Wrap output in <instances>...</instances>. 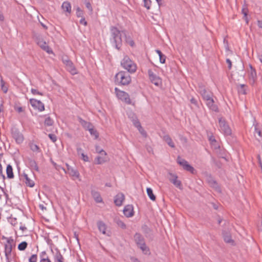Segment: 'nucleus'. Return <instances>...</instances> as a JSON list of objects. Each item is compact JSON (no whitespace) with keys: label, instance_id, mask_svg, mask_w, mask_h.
I'll list each match as a JSON object with an SVG mask.
<instances>
[{"label":"nucleus","instance_id":"nucleus-54","mask_svg":"<svg viewBox=\"0 0 262 262\" xmlns=\"http://www.w3.org/2000/svg\"><path fill=\"white\" fill-rule=\"evenodd\" d=\"M31 93L33 94V95H41V96H42L43 95V94L40 92H39L36 89H32L31 90Z\"/></svg>","mask_w":262,"mask_h":262},{"label":"nucleus","instance_id":"nucleus-15","mask_svg":"<svg viewBox=\"0 0 262 262\" xmlns=\"http://www.w3.org/2000/svg\"><path fill=\"white\" fill-rule=\"evenodd\" d=\"M66 165L67 166V170L65 169V171H64L66 173H68L72 177H75L76 178H79V173L76 168L70 166L68 163H66Z\"/></svg>","mask_w":262,"mask_h":262},{"label":"nucleus","instance_id":"nucleus-28","mask_svg":"<svg viewBox=\"0 0 262 262\" xmlns=\"http://www.w3.org/2000/svg\"><path fill=\"white\" fill-rule=\"evenodd\" d=\"M6 173L8 179H12L14 178L13 168L11 165L8 164L6 168Z\"/></svg>","mask_w":262,"mask_h":262},{"label":"nucleus","instance_id":"nucleus-8","mask_svg":"<svg viewBox=\"0 0 262 262\" xmlns=\"http://www.w3.org/2000/svg\"><path fill=\"white\" fill-rule=\"evenodd\" d=\"M115 91L119 99L124 101L128 104H131V100L129 98V96L127 93L119 90L117 88L115 89Z\"/></svg>","mask_w":262,"mask_h":262},{"label":"nucleus","instance_id":"nucleus-9","mask_svg":"<svg viewBox=\"0 0 262 262\" xmlns=\"http://www.w3.org/2000/svg\"><path fill=\"white\" fill-rule=\"evenodd\" d=\"M198 91L205 101L212 98L213 93L209 90L206 89L204 86L200 85Z\"/></svg>","mask_w":262,"mask_h":262},{"label":"nucleus","instance_id":"nucleus-1","mask_svg":"<svg viewBox=\"0 0 262 262\" xmlns=\"http://www.w3.org/2000/svg\"><path fill=\"white\" fill-rule=\"evenodd\" d=\"M110 41L118 50L120 49L122 45L121 32L124 33L125 36L126 42L132 47L135 46L134 41L129 36L127 37L124 31L121 32L117 27L112 26L110 28Z\"/></svg>","mask_w":262,"mask_h":262},{"label":"nucleus","instance_id":"nucleus-6","mask_svg":"<svg viewBox=\"0 0 262 262\" xmlns=\"http://www.w3.org/2000/svg\"><path fill=\"white\" fill-rule=\"evenodd\" d=\"M204 177L206 181L211 187L215 189L217 192H221L220 186L210 173L205 172L204 173Z\"/></svg>","mask_w":262,"mask_h":262},{"label":"nucleus","instance_id":"nucleus-35","mask_svg":"<svg viewBox=\"0 0 262 262\" xmlns=\"http://www.w3.org/2000/svg\"><path fill=\"white\" fill-rule=\"evenodd\" d=\"M4 252L7 262H11L12 260V250H5Z\"/></svg>","mask_w":262,"mask_h":262},{"label":"nucleus","instance_id":"nucleus-62","mask_svg":"<svg viewBox=\"0 0 262 262\" xmlns=\"http://www.w3.org/2000/svg\"><path fill=\"white\" fill-rule=\"evenodd\" d=\"M226 62L228 64V67L229 69H230L231 68V67H232V62H231V61L229 59H226Z\"/></svg>","mask_w":262,"mask_h":262},{"label":"nucleus","instance_id":"nucleus-56","mask_svg":"<svg viewBox=\"0 0 262 262\" xmlns=\"http://www.w3.org/2000/svg\"><path fill=\"white\" fill-rule=\"evenodd\" d=\"M190 102L194 104L195 106H198V101H197V100L196 99H195L194 98H192L191 99H190Z\"/></svg>","mask_w":262,"mask_h":262},{"label":"nucleus","instance_id":"nucleus-44","mask_svg":"<svg viewBox=\"0 0 262 262\" xmlns=\"http://www.w3.org/2000/svg\"><path fill=\"white\" fill-rule=\"evenodd\" d=\"M212 161L213 164L219 168H221L222 166V163L219 161L212 158Z\"/></svg>","mask_w":262,"mask_h":262},{"label":"nucleus","instance_id":"nucleus-3","mask_svg":"<svg viewBox=\"0 0 262 262\" xmlns=\"http://www.w3.org/2000/svg\"><path fill=\"white\" fill-rule=\"evenodd\" d=\"M121 64L129 73H133L136 71V64L127 56L124 57L121 62Z\"/></svg>","mask_w":262,"mask_h":262},{"label":"nucleus","instance_id":"nucleus-64","mask_svg":"<svg viewBox=\"0 0 262 262\" xmlns=\"http://www.w3.org/2000/svg\"><path fill=\"white\" fill-rule=\"evenodd\" d=\"M77 152L78 155H81V152H83V150L81 147H77Z\"/></svg>","mask_w":262,"mask_h":262},{"label":"nucleus","instance_id":"nucleus-29","mask_svg":"<svg viewBox=\"0 0 262 262\" xmlns=\"http://www.w3.org/2000/svg\"><path fill=\"white\" fill-rule=\"evenodd\" d=\"M128 118H130L131 121L133 122L134 125L136 126L137 125L136 122H140L138 120L136 115L133 112H129L128 113Z\"/></svg>","mask_w":262,"mask_h":262},{"label":"nucleus","instance_id":"nucleus-60","mask_svg":"<svg viewBox=\"0 0 262 262\" xmlns=\"http://www.w3.org/2000/svg\"><path fill=\"white\" fill-rule=\"evenodd\" d=\"M46 256H48L47 255V253L45 251L41 252L40 255V259H41L42 258H46Z\"/></svg>","mask_w":262,"mask_h":262},{"label":"nucleus","instance_id":"nucleus-57","mask_svg":"<svg viewBox=\"0 0 262 262\" xmlns=\"http://www.w3.org/2000/svg\"><path fill=\"white\" fill-rule=\"evenodd\" d=\"M40 262H51V260L49 258V256H46V258L40 259Z\"/></svg>","mask_w":262,"mask_h":262},{"label":"nucleus","instance_id":"nucleus-11","mask_svg":"<svg viewBox=\"0 0 262 262\" xmlns=\"http://www.w3.org/2000/svg\"><path fill=\"white\" fill-rule=\"evenodd\" d=\"M30 103L34 109L38 110L40 112L45 110L44 104L40 100L32 98L30 99Z\"/></svg>","mask_w":262,"mask_h":262},{"label":"nucleus","instance_id":"nucleus-58","mask_svg":"<svg viewBox=\"0 0 262 262\" xmlns=\"http://www.w3.org/2000/svg\"><path fill=\"white\" fill-rule=\"evenodd\" d=\"M80 23L85 26L87 25V21L85 20V18L83 17V16L81 17V19L80 20Z\"/></svg>","mask_w":262,"mask_h":262},{"label":"nucleus","instance_id":"nucleus-14","mask_svg":"<svg viewBox=\"0 0 262 262\" xmlns=\"http://www.w3.org/2000/svg\"><path fill=\"white\" fill-rule=\"evenodd\" d=\"M11 134L13 138L15 139L17 143H21L24 140V137L17 129L12 128L11 130Z\"/></svg>","mask_w":262,"mask_h":262},{"label":"nucleus","instance_id":"nucleus-7","mask_svg":"<svg viewBox=\"0 0 262 262\" xmlns=\"http://www.w3.org/2000/svg\"><path fill=\"white\" fill-rule=\"evenodd\" d=\"M177 162L182 166L183 169L185 170L190 172L192 174H195L196 173V170L191 166L187 161L181 158L180 156L177 158Z\"/></svg>","mask_w":262,"mask_h":262},{"label":"nucleus","instance_id":"nucleus-49","mask_svg":"<svg viewBox=\"0 0 262 262\" xmlns=\"http://www.w3.org/2000/svg\"><path fill=\"white\" fill-rule=\"evenodd\" d=\"M76 15L78 17L83 16V11L79 7L76 8Z\"/></svg>","mask_w":262,"mask_h":262},{"label":"nucleus","instance_id":"nucleus-27","mask_svg":"<svg viewBox=\"0 0 262 262\" xmlns=\"http://www.w3.org/2000/svg\"><path fill=\"white\" fill-rule=\"evenodd\" d=\"M223 237L224 241L227 243L231 244L232 245L234 243V241L231 238V236L230 234L227 232H223Z\"/></svg>","mask_w":262,"mask_h":262},{"label":"nucleus","instance_id":"nucleus-53","mask_svg":"<svg viewBox=\"0 0 262 262\" xmlns=\"http://www.w3.org/2000/svg\"><path fill=\"white\" fill-rule=\"evenodd\" d=\"M52 164H53L55 168L57 169V170H60V169H62L63 171H65V169L61 167L60 165H57L56 163H55L54 162L52 161Z\"/></svg>","mask_w":262,"mask_h":262},{"label":"nucleus","instance_id":"nucleus-59","mask_svg":"<svg viewBox=\"0 0 262 262\" xmlns=\"http://www.w3.org/2000/svg\"><path fill=\"white\" fill-rule=\"evenodd\" d=\"M85 5H86V7L89 10H90L91 11H93L92 7L91 4V3L90 2H86V4H85Z\"/></svg>","mask_w":262,"mask_h":262},{"label":"nucleus","instance_id":"nucleus-52","mask_svg":"<svg viewBox=\"0 0 262 262\" xmlns=\"http://www.w3.org/2000/svg\"><path fill=\"white\" fill-rule=\"evenodd\" d=\"M48 137L51 139V140L54 143H55L57 141V137L54 134H50L48 135Z\"/></svg>","mask_w":262,"mask_h":262},{"label":"nucleus","instance_id":"nucleus-55","mask_svg":"<svg viewBox=\"0 0 262 262\" xmlns=\"http://www.w3.org/2000/svg\"><path fill=\"white\" fill-rule=\"evenodd\" d=\"M81 158L82 160L85 162H88L89 161V158L87 155L84 154L83 152H81Z\"/></svg>","mask_w":262,"mask_h":262},{"label":"nucleus","instance_id":"nucleus-31","mask_svg":"<svg viewBox=\"0 0 262 262\" xmlns=\"http://www.w3.org/2000/svg\"><path fill=\"white\" fill-rule=\"evenodd\" d=\"M29 165L32 169H34L37 171H39V168L35 161L30 159L29 161Z\"/></svg>","mask_w":262,"mask_h":262},{"label":"nucleus","instance_id":"nucleus-5","mask_svg":"<svg viewBox=\"0 0 262 262\" xmlns=\"http://www.w3.org/2000/svg\"><path fill=\"white\" fill-rule=\"evenodd\" d=\"M33 38L36 43L44 51L48 53H52L53 52L50 47L47 45L46 42L43 39L42 36L38 33H34Z\"/></svg>","mask_w":262,"mask_h":262},{"label":"nucleus","instance_id":"nucleus-18","mask_svg":"<svg viewBox=\"0 0 262 262\" xmlns=\"http://www.w3.org/2000/svg\"><path fill=\"white\" fill-rule=\"evenodd\" d=\"M169 174L170 176L169 180L170 181V182H171L177 187L180 188L182 185L181 182L177 180V176L172 173H169Z\"/></svg>","mask_w":262,"mask_h":262},{"label":"nucleus","instance_id":"nucleus-47","mask_svg":"<svg viewBox=\"0 0 262 262\" xmlns=\"http://www.w3.org/2000/svg\"><path fill=\"white\" fill-rule=\"evenodd\" d=\"M142 230L145 234H149L151 232V230L147 225H144L142 227Z\"/></svg>","mask_w":262,"mask_h":262},{"label":"nucleus","instance_id":"nucleus-51","mask_svg":"<svg viewBox=\"0 0 262 262\" xmlns=\"http://www.w3.org/2000/svg\"><path fill=\"white\" fill-rule=\"evenodd\" d=\"M37 259V255L33 254L29 259V262H36Z\"/></svg>","mask_w":262,"mask_h":262},{"label":"nucleus","instance_id":"nucleus-63","mask_svg":"<svg viewBox=\"0 0 262 262\" xmlns=\"http://www.w3.org/2000/svg\"><path fill=\"white\" fill-rule=\"evenodd\" d=\"M10 223H11L12 225L15 226L16 224V223H17L16 219L15 218L11 219L10 220Z\"/></svg>","mask_w":262,"mask_h":262},{"label":"nucleus","instance_id":"nucleus-23","mask_svg":"<svg viewBox=\"0 0 262 262\" xmlns=\"http://www.w3.org/2000/svg\"><path fill=\"white\" fill-rule=\"evenodd\" d=\"M91 194L94 199L97 203H101L102 202V198L101 197L99 192L94 190H92L91 191Z\"/></svg>","mask_w":262,"mask_h":262},{"label":"nucleus","instance_id":"nucleus-22","mask_svg":"<svg viewBox=\"0 0 262 262\" xmlns=\"http://www.w3.org/2000/svg\"><path fill=\"white\" fill-rule=\"evenodd\" d=\"M77 118L79 123L85 130H89V129L93 126L91 123L84 120L80 117L78 116Z\"/></svg>","mask_w":262,"mask_h":262},{"label":"nucleus","instance_id":"nucleus-48","mask_svg":"<svg viewBox=\"0 0 262 262\" xmlns=\"http://www.w3.org/2000/svg\"><path fill=\"white\" fill-rule=\"evenodd\" d=\"M96 150L97 152L101 154L102 156H106V152L103 149H100V147L99 146H96Z\"/></svg>","mask_w":262,"mask_h":262},{"label":"nucleus","instance_id":"nucleus-43","mask_svg":"<svg viewBox=\"0 0 262 262\" xmlns=\"http://www.w3.org/2000/svg\"><path fill=\"white\" fill-rule=\"evenodd\" d=\"M54 123V121L50 118V117H48L46 118L44 124L46 126H52Z\"/></svg>","mask_w":262,"mask_h":262},{"label":"nucleus","instance_id":"nucleus-46","mask_svg":"<svg viewBox=\"0 0 262 262\" xmlns=\"http://www.w3.org/2000/svg\"><path fill=\"white\" fill-rule=\"evenodd\" d=\"M151 1L150 0H144V6L148 10L150 8Z\"/></svg>","mask_w":262,"mask_h":262},{"label":"nucleus","instance_id":"nucleus-45","mask_svg":"<svg viewBox=\"0 0 262 262\" xmlns=\"http://www.w3.org/2000/svg\"><path fill=\"white\" fill-rule=\"evenodd\" d=\"M1 89L4 93H6L8 92V88L5 85V82L3 79H1Z\"/></svg>","mask_w":262,"mask_h":262},{"label":"nucleus","instance_id":"nucleus-30","mask_svg":"<svg viewBox=\"0 0 262 262\" xmlns=\"http://www.w3.org/2000/svg\"><path fill=\"white\" fill-rule=\"evenodd\" d=\"M97 226L100 232H101L103 234H105L106 228L105 224L102 221H99L97 222Z\"/></svg>","mask_w":262,"mask_h":262},{"label":"nucleus","instance_id":"nucleus-19","mask_svg":"<svg viewBox=\"0 0 262 262\" xmlns=\"http://www.w3.org/2000/svg\"><path fill=\"white\" fill-rule=\"evenodd\" d=\"M62 61L66 64V66L68 68V70L70 71L73 74L75 73V69L73 65V62L68 58V57H66V58H62Z\"/></svg>","mask_w":262,"mask_h":262},{"label":"nucleus","instance_id":"nucleus-26","mask_svg":"<svg viewBox=\"0 0 262 262\" xmlns=\"http://www.w3.org/2000/svg\"><path fill=\"white\" fill-rule=\"evenodd\" d=\"M95 162L97 164H101L107 161V158L106 156L102 155L101 156H98L95 158Z\"/></svg>","mask_w":262,"mask_h":262},{"label":"nucleus","instance_id":"nucleus-21","mask_svg":"<svg viewBox=\"0 0 262 262\" xmlns=\"http://www.w3.org/2000/svg\"><path fill=\"white\" fill-rule=\"evenodd\" d=\"M125 199L124 195L122 193H119L117 194L114 199V203L117 206H120L122 205L123 201Z\"/></svg>","mask_w":262,"mask_h":262},{"label":"nucleus","instance_id":"nucleus-20","mask_svg":"<svg viewBox=\"0 0 262 262\" xmlns=\"http://www.w3.org/2000/svg\"><path fill=\"white\" fill-rule=\"evenodd\" d=\"M124 214L127 217H132L134 215V209L132 205H127L124 207L123 209Z\"/></svg>","mask_w":262,"mask_h":262},{"label":"nucleus","instance_id":"nucleus-36","mask_svg":"<svg viewBox=\"0 0 262 262\" xmlns=\"http://www.w3.org/2000/svg\"><path fill=\"white\" fill-rule=\"evenodd\" d=\"M146 192L147 193L148 196H149V199L154 201L156 199V197L155 195L153 193V191L151 188H147L146 189Z\"/></svg>","mask_w":262,"mask_h":262},{"label":"nucleus","instance_id":"nucleus-32","mask_svg":"<svg viewBox=\"0 0 262 262\" xmlns=\"http://www.w3.org/2000/svg\"><path fill=\"white\" fill-rule=\"evenodd\" d=\"M24 177L26 179L25 183L27 185V186L30 187H33L35 185L34 181L33 180H31L28 177V176L27 174H24Z\"/></svg>","mask_w":262,"mask_h":262},{"label":"nucleus","instance_id":"nucleus-39","mask_svg":"<svg viewBox=\"0 0 262 262\" xmlns=\"http://www.w3.org/2000/svg\"><path fill=\"white\" fill-rule=\"evenodd\" d=\"M156 52L158 54L160 58V61L162 63L165 62L166 56L164 55L160 50H156Z\"/></svg>","mask_w":262,"mask_h":262},{"label":"nucleus","instance_id":"nucleus-33","mask_svg":"<svg viewBox=\"0 0 262 262\" xmlns=\"http://www.w3.org/2000/svg\"><path fill=\"white\" fill-rule=\"evenodd\" d=\"M137 125L135 126L139 130V132L144 137H147V133L146 131L143 129V128L141 126L140 122H136Z\"/></svg>","mask_w":262,"mask_h":262},{"label":"nucleus","instance_id":"nucleus-42","mask_svg":"<svg viewBox=\"0 0 262 262\" xmlns=\"http://www.w3.org/2000/svg\"><path fill=\"white\" fill-rule=\"evenodd\" d=\"M28 246V243L26 242H22L18 245V249L20 251L25 250Z\"/></svg>","mask_w":262,"mask_h":262},{"label":"nucleus","instance_id":"nucleus-61","mask_svg":"<svg viewBox=\"0 0 262 262\" xmlns=\"http://www.w3.org/2000/svg\"><path fill=\"white\" fill-rule=\"evenodd\" d=\"M31 149L33 151H37L39 149V148L37 145L34 144L32 146Z\"/></svg>","mask_w":262,"mask_h":262},{"label":"nucleus","instance_id":"nucleus-10","mask_svg":"<svg viewBox=\"0 0 262 262\" xmlns=\"http://www.w3.org/2000/svg\"><path fill=\"white\" fill-rule=\"evenodd\" d=\"M221 130L226 136H229L231 135L232 132L229 125L227 124L226 122L222 118L219 119V120Z\"/></svg>","mask_w":262,"mask_h":262},{"label":"nucleus","instance_id":"nucleus-17","mask_svg":"<svg viewBox=\"0 0 262 262\" xmlns=\"http://www.w3.org/2000/svg\"><path fill=\"white\" fill-rule=\"evenodd\" d=\"M205 102L206 105L210 110L215 112H219V108L215 104L213 98L205 101Z\"/></svg>","mask_w":262,"mask_h":262},{"label":"nucleus","instance_id":"nucleus-34","mask_svg":"<svg viewBox=\"0 0 262 262\" xmlns=\"http://www.w3.org/2000/svg\"><path fill=\"white\" fill-rule=\"evenodd\" d=\"M247 86L244 84H241L238 86V92L239 94L246 95L247 94L246 92V88Z\"/></svg>","mask_w":262,"mask_h":262},{"label":"nucleus","instance_id":"nucleus-4","mask_svg":"<svg viewBox=\"0 0 262 262\" xmlns=\"http://www.w3.org/2000/svg\"><path fill=\"white\" fill-rule=\"evenodd\" d=\"M134 239L138 246L142 250L145 254L149 252V248L146 246L144 238L143 236L139 233H136L134 235Z\"/></svg>","mask_w":262,"mask_h":262},{"label":"nucleus","instance_id":"nucleus-13","mask_svg":"<svg viewBox=\"0 0 262 262\" xmlns=\"http://www.w3.org/2000/svg\"><path fill=\"white\" fill-rule=\"evenodd\" d=\"M148 74L151 82L157 86H159L161 83V80L159 77L154 73L152 70H148Z\"/></svg>","mask_w":262,"mask_h":262},{"label":"nucleus","instance_id":"nucleus-38","mask_svg":"<svg viewBox=\"0 0 262 262\" xmlns=\"http://www.w3.org/2000/svg\"><path fill=\"white\" fill-rule=\"evenodd\" d=\"M89 131L92 136H95V139H97L99 137V133L97 130L94 128V126L91 127L89 129Z\"/></svg>","mask_w":262,"mask_h":262},{"label":"nucleus","instance_id":"nucleus-2","mask_svg":"<svg viewBox=\"0 0 262 262\" xmlns=\"http://www.w3.org/2000/svg\"><path fill=\"white\" fill-rule=\"evenodd\" d=\"M115 81L121 85H128L131 82V77L128 72L120 71L116 74Z\"/></svg>","mask_w":262,"mask_h":262},{"label":"nucleus","instance_id":"nucleus-24","mask_svg":"<svg viewBox=\"0 0 262 262\" xmlns=\"http://www.w3.org/2000/svg\"><path fill=\"white\" fill-rule=\"evenodd\" d=\"M63 10L69 14L71 12V5L69 2H64L61 6Z\"/></svg>","mask_w":262,"mask_h":262},{"label":"nucleus","instance_id":"nucleus-37","mask_svg":"<svg viewBox=\"0 0 262 262\" xmlns=\"http://www.w3.org/2000/svg\"><path fill=\"white\" fill-rule=\"evenodd\" d=\"M209 140L212 145L214 146V149L219 148L220 147L219 145H216V141L213 135H211L209 137Z\"/></svg>","mask_w":262,"mask_h":262},{"label":"nucleus","instance_id":"nucleus-12","mask_svg":"<svg viewBox=\"0 0 262 262\" xmlns=\"http://www.w3.org/2000/svg\"><path fill=\"white\" fill-rule=\"evenodd\" d=\"M51 251L53 256L54 262H64L63 256L57 248L54 250L51 249Z\"/></svg>","mask_w":262,"mask_h":262},{"label":"nucleus","instance_id":"nucleus-25","mask_svg":"<svg viewBox=\"0 0 262 262\" xmlns=\"http://www.w3.org/2000/svg\"><path fill=\"white\" fill-rule=\"evenodd\" d=\"M163 139L164 140L167 144L171 147L174 148L175 147L174 143L172 142V140L170 137L168 135H166L163 137Z\"/></svg>","mask_w":262,"mask_h":262},{"label":"nucleus","instance_id":"nucleus-40","mask_svg":"<svg viewBox=\"0 0 262 262\" xmlns=\"http://www.w3.org/2000/svg\"><path fill=\"white\" fill-rule=\"evenodd\" d=\"M242 14H243V15H244V19L246 21L247 24H248V20L247 19V15H248V9L247 8V7H246V6H244L243 7V8H242Z\"/></svg>","mask_w":262,"mask_h":262},{"label":"nucleus","instance_id":"nucleus-50","mask_svg":"<svg viewBox=\"0 0 262 262\" xmlns=\"http://www.w3.org/2000/svg\"><path fill=\"white\" fill-rule=\"evenodd\" d=\"M116 222L117 225L122 229L126 228V225L122 221H120V220H116Z\"/></svg>","mask_w":262,"mask_h":262},{"label":"nucleus","instance_id":"nucleus-16","mask_svg":"<svg viewBox=\"0 0 262 262\" xmlns=\"http://www.w3.org/2000/svg\"><path fill=\"white\" fill-rule=\"evenodd\" d=\"M2 238L7 241V243L4 245L5 250H12L13 247L15 246V241L12 237H6L3 236Z\"/></svg>","mask_w":262,"mask_h":262},{"label":"nucleus","instance_id":"nucleus-41","mask_svg":"<svg viewBox=\"0 0 262 262\" xmlns=\"http://www.w3.org/2000/svg\"><path fill=\"white\" fill-rule=\"evenodd\" d=\"M250 67L251 69V72L250 73V78H252L253 80L256 78V72L255 70L253 68L252 66L250 64Z\"/></svg>","mask_w":262,"mask_h":262}]
</instances>
